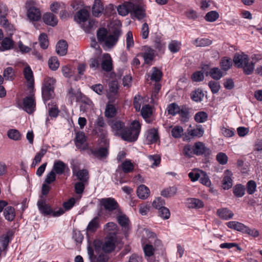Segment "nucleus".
<instances>
[{
  "label": "nucleus",
  "instance_id": "33",
  "mask_svg": "<svg viewBox=\"0 0 262 262\" xmlns=\"http://www.w3.org/2000/svg\"><path fill=\"white\" fill-rule=\"evenodd\" d=\"M13 41L9 37H5L3 41L0 42V50L4 51L9 50L13 48Z\"/></svg>",
  "mask_w": 262,
  "mask_h": 262
},
{
  "label": "nucleus",
  "instance_id": "3",
  "mask_svg": "<svg viewBox=\"0 0 262 262\" xmlns=\"http://www.w3.org/2000/svg\"><path fill=\"white\" fill-rule=\"evenodd\" d=\"M93 246L96 253H99L100 252L110 253L115 248V242L113 237L107 238L104 242L99 239L94 240Z\"/></svg>",
  "mask_w": 262,
  "mask_h": 262
},
{
  "label": "nucleus",
  "instance_id": "44",
  "mask_svg": "<svg viewBox=\"0 0 262 262\" xmlns=\"http://www.w3.org/2000/svg\"><path fill=\"white\" fill-rule=\"evenodd\" d=\"M38 40L40 46L42 49H46L48 48L49 46V41L47 35L46 33H42L40 34L39 36Z\"/></svg>",
  "mask_w": 262,
  "mask_h": 262
},
{
  "label": "nucleus",
  "instance_id": "38",
  "mask_svg": "<svg viewBox=\"0 0 262 262\" xmlns=\"http://www.w3.org/2000/svg\"><path fill=\"white\" fill-rule=\"evenodd\" d=\"M89 183L78 181L74 184V191L77 194H82L84 190L85 187Z\"/></svg>",
  "mask_w": 262,
  "mask_h": 262
},
{
  "label": "nucleus",
  "instance_id": "29",
  "mask_svg": "<svg viewBox=\"0 0 262 262\" xmlns=\"http://www.w3.org/2000/svg\"><path fill=\"white\" fill-rule=\"evenodd\" d=\"M217 214L220 218L226 220L232 218L234 215L231 211L226 208L219 209L217 210Z\"/></svg>",
  "mask_w": 262,
  "mask_h": 262
},
{
  "label": "nucleus",
  "instance_id": "61",
  "mask_svg": "<svg viewBox=\"0 0 262 262\" xmlns=\"http://www.w3.org/2000/svg\"><path fill=\"white\" fill-rule=\"evenodd\" d=\"M154 109V107L149 104L143 105L141 109V115H152Z\"/></svg>",
  "mask_w": 262,
  "mask_h": 262
},
{
  "label": "nucleus",
  "instance_id": "57",
  "mask_svg": "<svg viewBox=\"0 0 262 262\" xmlns=\"http://www.w3.org/2000/svg\"><path fill=\"white\" fill-rule=\"evenodd\" d=\"M204 130L200 128H196L193 129L188 130V134L191 137H201L203 136Z\"/></svg>",
  "mask_w": 262,
  "mask_h": 262
},
{
  "label": "nucleus",
  "instance_id": "1",
  "mask_svg": "<svg viewBox=\"0 0 262 262\" xmlns=\"http://www.w3.org/2000/svg\"><path fill=\"white\" fill-rule=\"evenodd\" d=\"M107 122L116 136L128 142H135L139 137L141 130V123L137 120L130 122L129 126L117 116H106Z\"/></svg>",
  "mask_w": 262,
  "mask_h": 262
},
{
  "label": "nucleus",
  "instance_id": "12",
  "mask_svg": "<svg viewBox=\"0 0 262 262\" xmlns=\"http://www.w3.org/2000/svg\"><path fill=\"white\" fill-rule=\"evenodd\" d=\"M143 50L144 52L140 53L138 55H140L143 58L144 63L151 64L155 57V51L148 46H144Z\"/></svg>",
  "mask_w": 262,
  "mask_h": 262
},
{
  "label": "nucleus",
  "instance_id": "42",
  "mask_svg": "<svg viewBox=\"0 0 262 262\" xmlns=\"http://www.w3.org/2000/svg\"><path fill=\"white\" fill-rule=\"evenodd\" d=\"M181 42L177 40H172L168 45L169 50L173 53L179 52L181 49Z\"/></svg>",
  "mask_w": 262,
  "mask_h": 262
},
{
  "label": "nucleus",
  "instance_id": "18",
  "mask_svg": "<svg viewBox=\"0 0 262 262\" xmlns=\"http://www.w3.org/2000/svg\"><path fill=\"white\" fill-rule=\"evenodd\" d=\"M131 13L138 19L143 18L146 15L145 6L134 4V8L131 9Z\"/></svg>",
  "mask_w": 262,
  "mask_h": 262
},
{
  "label": "nucleus",
  "instance_id": "46",
  "mask_svg": "<svg viewBox=\"0 0 262 262\" xmlns=\"http://www.w3.org/2000/svg\"><path fill=\"white\" fill-rule=\"evenodd\" d=\"M126 50L127 51H129L134 46L133 33L130 31H128L126 34Z\"/></svg>",
  "mask_w": 262,
  "mask_h": 262
},
{
  "label": "nucleus",
  "instance_id": "30",
  "mask_svg": "<svg viewBox=\"0 0 262 262\" xmlns=\"http://www.w3.org/2000/svg\"><path fill=\"white\" fill-rule=\"evenodd\" d=\"M4 215L7 221H13L15 216L14 208L11 206H7L4 210Z\"/></svg>",
  "mask_w": 262,
  "mask_h": 262
},
{
  "label": "nucleus",
  "instance_id": "25",
  "mask_svg": "<svg viewBox=\"0 0 262 262\" xmlns=\"http://www.w3.org/2000/svg\"><path fill=\"white\" fill-rule=\"evenodd\" d=\"M104 11V7L101 0H95L92 8V13L94 16L98 17Z\"/></svg>",
  "mask_w": 262,
  "mask_h": 262
},
{
  "label": "nucleus",
  "instance_id": "43",
  "mask_svg": "<svg viewBox=\"0 0 262 262\" xmlns=\"http://www.w3.org/2000/svg\"><path fill=\"white\" fill-rule=\"evenodd\" d=\"M152 70L153 71L150 76V79L156 82L160 81L162 77V72L156 67H154Z\"/></svg>",
  "mask_w": 262,
  "mask_h": 262
},
{
  "label": "nucleus",
  "instance_id": "16",
  "mask_svg": "<svg viewBox=\"0 0 262 262\" xmlns=\"http://www.w3.org/2000/svg\"><path fill=\"white\" fill-rule=\"evenodd\" d=\"M261 59L262 57L260 54H253L250 58L247 57V75H249L253 72L255 64Z\"/></svg>",
  "mask_w": 262,
  "mask_h": 262
},
{
  "label": "nucleus",
  "instance_id": "15",
  "mask_svg": "<svg viewBox=\"0 0 262 262\" xmlns=\"http://www.w3.org/2000/svg\"><path fill=\"white\" fill-rule=\"evenodd\" d=\"M101 67L105 72H109L113 70V60L110 54L104 53L102 55Z\"/></svg>",
  "mask_w": 262,
  "mask_h": 262
},
{
  "label": "nucleus",
  "instance_id": "28",
  "mask_svg": "<svg viewBox=\"0 0 262 262\" xmlns=\"http://www.w3.org/2000/svg\"><path fill=\"white\" fill-rule=\"evenodd\" d=\"M149 189L144 185H140L137 190V195L141 199H146L149 196Z\"/></svg>",
  "mask_w": 262,
  "mask_h": 262
},
{
  "label": "nucleus",
  "instance_id": "47",
  "mask_svg": "<svg viewBox=\"0 0 262 262\" xmlns=\"http://www.w3.org/2000/svg\"><path fill=\"white\" fill-rule=\"evenodd\" d=\"M171 136L174 138H179L183 134V129L180 126H175L171 130Z\"/></svg>",
  "mask_w": 262,
  "mask_h": 262
},
{
  "label": "nucleus",
  "instance_id": "56",
  "mask_svg": "<svg viewBox=\"0 0 262 262\" xmlns=\"http://www.w3.org/2000/svg\"><path fill=\"white\" fill-rule=\"evenodd\" d=\"M8 136L14 140H19L20 139V134L16 129H10L8 132Z\"/></svg>",
  "mask_w": 262,
  "mask_h": 262
},
{
  "label": "nucleus",
  "instance_id": "40",
  "mask_svg": "<svg viewBox=\"0 0 262 262\" xmlns=\"http://www.w3.org/2000/svg\"><path fill=\"white\" fill-rule=\"evenodd\" d=\"M177 191V188L175 186L169 187L161 191V194L164 197L168 198L175 195Z\"/></svg>",
  "mask_w": 262,
  "mask_h": 262
},
{
  "label": "nucleus",
  "instance_id": "32",
  "mask_svg": "<svg viewBox=\"0 0 262 262\" xmlns=\"http://www.w3.org/2000/svg\"><path fill=\"white\" fill-rule=\"evenodd\" d=\"M86 141V137L83 132H78L76 134L75 144L76 148H79L81 144H83Z\"/></svg>",
  "mask_w": 262,
  "mask_h": 262
},
{
  "label": "nucleus",
  "instance_id": "53",
  "mask_svg": "<svg viewBox=\"0 0 262 262\" xmlns=\"http://www.w3.org/2000/svg\"><path fill=\"white\" fill-rule=\"evenodd\" d=\"M118 224L123 227H126L129 222L128 218L124 214L117 216Z\"/></svg>",
  "mask_w": 262,
  "mask_h": 262
},
{
  "label": "nucleus",
  "instance_id": "63",
  "mask_svg": "<svg viewBox=\"0 0 262 262\" xmlns=\"http://www.w3.org/2000/svg\"><path fill=\"white\" fill-rule=\"evenodd\" d=\"M143 39H146L148 37L149 27L146 23H144L142 26L140 33Z\"/></svg>",
  "mask_w": 262,
  "mask_h": 262
},
{
  "label": "nucleus",
  "instance_id": "54",
  "mask_svg": "<svg viewBox=\"0 0 262 262\" xmlns=\"http://www.w3.org/2000/svg\"><path fill=\"white\" fill-rule=\"evenodd\" d=\"M158 210L159 216H160L162 219L164 220H167L169 218L170 213L169 210L167 208L164 206Z\"/></svg>",
  "mask_w": 262,
  "mask_h": 262
},
{
  "label": "nucleus",
  "instance_id": "52",
  "mask_svg": "<svg viewBox=\"0 0 262 262\" xmlns=\"http://www.w3.org/2000/svg\"><path fill=\"white\" fill-rule=\"evenodd\" d=\"M95 26V21L94 20L90 19L86 21L82 25L83 30L86 32H90Z\"/></svg>",
  "mask_w": 262,
  "mask_h": 262
},
{
  "label": "nucleus",
  "instance_id": "26",
  "mask_svg": "<svg viewBox=\"0 0 262 262\" xmlns=\"http://www.w3.org/2000/svg\"><path fill=\"white\" fill-rule=\"evenodd\" d=\"M68 43L66 40H61L59 41L56 45V52L60 55H66L68 51Z\"/></svg>",
  "mask_w": 262,
  "mask_h": 262
},
{
  "label": "nucleus",
  "instance_id": "39",
  "mask_svg": "<svg viewBox=\"0 0 262 262\" xmlns=\"http://www.w3.org/2000/svg\"><path fill=\"white\" fill-rule=\"evenodd\" d=\"M89 17V12L85 9L80 10L76 14V17L79 20V22L83 23L88 20Z\"/></svg>",
  "mask_w": 262,
  "mask_h": 262
},
{
  "label": "nucleus",
  "instance_id": "50",
  "mask_svg": "<svg viewBox=\"0 0 262 262\" xmlns=\"http://www.w3.org/2000/svg\"><path fill=\"white\" fill-rule=\"evenodd\" d=\"M48 64L49 66V68L53 71L56 70L59 66V62L58 61V60L56 57H51L49 61H48Z\"/></svg>",
  "mask_w": 262,
  "mask_h": 262
},
{
  "label": "nucleus",
  "instance_id": "23",
  "mask_svg": "<svg viewBox=\"0 0 262 262\" xmlns=\"http://www.w3.org/2000/svg\"><path fill=\"white\" fill-rule=\"evenodd\" d=\"M187 207L189 208L200 209L204 207V202L199 199L189 198L187 200Z\"/></svg>",
  "mask_w": 262,
  "mask_h": 262
},
{
  "label": "nucleus",
  "instance_id": "45",
  "mask_svg": "<svg viewBox=\"0 0 262 262\" xmlns=\"http://www.w3.org/2000/svg\"><path fill=\"white\" fill-rule=\"evenodd\" d=\"M3 76L6 80H13L15 77V74L13 68L11 67L6 68L4 71Z\"/></svg>",
  "mask_w": 262,
  "mask_h": 262
},
{
  "label": "nucleus",
  "instance_id": "9",
  "mask_svg": "<svg viewBox=\"0 0 262 262\" xmlns=\"http://www.w3.org/2000/svg\"><path fill=\"white\" fill-rule=\"evenodd\" d=\"M209 68L208 64L204 65L202 67V70L204 72H205L206 76H210L212 79L218 80L220 79L223 76L224 74L222 72L221 70L219 68H212L209 69V71L206 72Z\"/></svg>",
  "mask_w": 262,
  "mask_h": 262
},
{
  "label": "nucleus",
  "instance_id": "41",
  "mask_svg": "<svg viewBox=\"0 0 262 262\" xmlns=\"http://www.w3.org/2000/svg\"><path fill=\"white\" fill-rule=\"evenodd\" d=\"M219 17V14L216 11H211L205 15L204 18L208 22H214Z\"/></svg>",
  "mask_w": 262,
  "mask_h": 262
},
{
  "label": "nucleus",
  "instance_id": "35",
  "mask_svg": "<svg viewBox=\"0 0 262 262\" xmlns=\"http://www.w3.org/2000/svg\"><path fill=\"white\" fill-rule=\"evenodd\" d=\"M190 96L192 100L196 102H199L202 101L204 97V94L201 89H198L192 91Z\"/></svg>",
  "mask_w": 262,
  "mask_h": 262
},
{
  "label": "nucleus",
  "instance_id": "58",
  "mask_svg": "<svg viewBox=\"0 0 262 262\" xmlns=\"http://www.w3.org/2000/svg\"><path fill=\"white\" fill-rule=\"evenodd\" d=\"M204 78V73L201 71H196L191 75L192 81L195 82L202 81Z\"/></svg>",
  "mask_w": 262,
  "mask_h": 262
},
{
  "label": "nucleus",
  "instance_id": "24",
  "mask_svg": "<svg viewBox=\"0 0 262 262\" xmlns=\"http://www.w3.org/2000/svg\"><path fill=\"white\" fill-rule=\"evenodd\" d=\"M42 19L46 24L52 26L56 25L58 23L57 17L53 14L50 12L44 14Z\"/></svg>",
  "mask_w": 262,
  "mask_h": 262
},
{
  "label": "nucleus",
  "instance_id": "37",
  "mask_svg": "<svg viewBox=\"0 0 262 262\" xmlns=\"http://www.w3.org/2000/svg\"><path fill=\"white\" fill-rule=\"evenodd\" d=\"M226 225L229 228L239 231H242L245 228L244 224L236 221L228 222L226 223Z\"/></svg>",
  "mask_w": 262,
  "mask_h": 262
},
{
  "label": "nucleus",
  "instance_id": "2",
  "mask_svg": "<svg viewBox=\"0 0 262 262\" xmlns=\"http://www.w3.org/2000/svg\"><path fill=\"white\" fill-rule=\"evenodd\" d=\"M121 34L119 29H116L112 33H108L106 28H101L97 31V37L99 42H103L106 47L112 48L116 45Z\"/></svg>",
  "mask_w": 262,
  "mask_h": 262
},
{
  "label": "nucleus",
  "instance_id": "21",
  "mask_svg": "<svg viewBox=\"0 0 262 262\" xmlns=\"http://www.w3.org/2000/svg\"><path fill=\"white\" fill-rule=\"evenodd\" d=\"M134 8V3L130 2H125L122 5H119L117 8L119 14L125 16L128 13H131V9Z\"/></svg>",
  "mask_w": 262,
  "mask_h": 262
},
{
  "label": "nucleus",
  "instance_id": "27",
  "mask_svg": "<svg viewBox=\"0 0 262 262\" xmlns=\"http://www.w3.org/2000/svg\"><path fill=\"white\" fill-rule=\"evenodd\" d=\"M47 108L48 110L49 115H58L59 113H61V114H63V113H67L65 106H63L64 112L62 113L58 110L56 104L53 102L48 103Z\"/></svg>",
  "mask_w": 262,
  "mask_h": 262
},
{
  "label": "nucleus",
  "instance_id": "51",
  "mask_svg": "<svg viewBox=\"0 0 262 262\" xmlns=\"http://www.w3.org/2000/svg\"><path fill=\"white\" fill-rule=\"evenodd\" d=\"M233 193L237 197H241L245 194L244 186L241 184H237L233 188Z\"/></svg>",
  "mask_w": 262,
  "mask_h": 262
},
{
  "label": "nucleus",
  "instance_id": "5",
  "mask_svg": "<svg viewBox=\"0 0 262 262\" xmlns=\"http://www.w3.org/2000/svg\"><path fill=\"white\" fill-rule=\"evenodd\" d=\"M37 206L40 213L43 215H51L53 217L60 216L64 213V210L59 208L57 211H54L51 206L47 204L46 200L40 199L37 202Z\"/></svg>",
  "mask_w": 262,
  "mask_h": 262
},
{
  "label": "nucleus",
  "instance_id": "36",
  "mask_svg": "<svg viewBox=\"0 0 262 262\" xmlns=\"http://www.w3.org/2000/svg\"><path fill=\"white\" fill-rule=\"evenodd\" d=\"M122 170L124 173H129L133 171L134 169V164L130 160L126 159L121 165Z\"/></svg>",
  "mask_w": 262,
  "mask_h": 262
},
{
  "label": "nucleus",
  "instance_id": "8",
  "mask_svg": "<svg viewBox=\"0 0 262 262\" xmlns=\"http://www.w3.org/2000/svg\"><path fill=\"white\" fill-rule=\"evenodd\" d=\"M100 204L105 210L110 212L117 209L119 207L116 200L113 198H102L100 200Z\"/></svg>",
  "mask_w": 262,
  "mask_h": 262
},
{
  "label": "nucleus",
  "instance_id": "48",
  "mask_svg": "<svg viewBox=\"0 0 262 262\" xmlns=\"http://www.w3.org/2000/svg\"><path fill=\"white\" fill-rule=\"evenodd\" d=\"M143 249L145 255L148 257L152 256L154 254L155 251V249L154 248L153 246L149 244L145 245L143 247Z\"/></svg>",
  "mask_w": 262,
  "mask_h": 262
},
{
  "label": "nucleus",
  "instance_id": "20",
  "mask_svg": "<svg viewBox=\"0 0 262 262\" xmlns=\"http://www.w3.org/2000/svg\"><path fill=\"white\" fill-rule=\"evenodd\" d=\"M66 170L69 171L68 166L61 161H56L54 163L52 171L56 174L61 175L64 173Z\"/></svg>",
  "mask_w": 262,
  "mask_h": 262
},
{
  "label": "nucleus",
  "instance_id": "49",
  "mask_svg": "<svg viewBox=\"0 0 262 262\" xmlns=\"http://www.w3.org/2000/svg\"><path fill=\"white\" fill-rule=\"evenodd\" d=\"M212 41L207 38H198L194 41V44L197 47H205L211 45Z\"/></svg>",
  "mask_w": 262,
  "mask_h": 262
},
{
  "label": "nucleus",
  "instance_id": "31",
  "mask_svg": "<svg viewBox=\"0 0 262 262\" xmlns=\"http://www.w3.org/2000/svg\"><path fill=\"white\" fill-rule=\"evenodd\" d=\"M99 226V217L96 216L89 222L86 230L88 232L94 233L98 229Z\"/></svg>",
  "mask_w": 262,
  "mask_h": 262
},
{
  "label": "nucleus",
  "instance_id": "62",
  "mask_svg": "<svg viewBox=\"0 0 262 262\" xmlns=\"http://www.w3.org/2000/svg\"><path fill=\"white\" fill-rule=\"evenodd\" d=\"M101 58L99 57L91 58L90 60V67L92 69H97L100 67V62Z\"/></svg>",
  "mask_w": 262,
  "mask_h": 262
},
{
  "label": "nucleus",
  "instance_id": "60",
  "mask_svg": "<svg viewBox=\"0 0 262 262\" xmlns=\"http://www.w3.org/2000/svg\"><path fill=\"white\" fill-rule=\"evenodd\" d=\"M256 188V184L255 181L250 180L247 183V192L249 194H253L255 191Z\"/></svg>",
  "mask_w": 262,
  "mask_h": 262
},
{
  "label": "nucleus",
  "instance_id": "34",
  "mask_svg": "<svg viewBox=\"0 0 262 262\" xmlns=\"http://www.w3.org/2000/svg\"><path fill=\"white\" fill-rule=\"evenodd\" d=\"M232 66V60L227 57H223L220 61V66L222 69L225 71H227Z\"/></svg>",
  "mask_w": 262,
  "mask_h": 262
},
{
  "label": "nucleus",
  "instance_id": "4",
  "mask_svg": "<svg viewBox=\"0 0 262 262\" xmlns=\"http://www.w3.org/2000/svg\"><path fill=\"white\" fill-rule=\"evenodd\" d=\"M56 80L53 78L47 77L42 82L41 91L42 96L45 101H48L54 96V85Z\"/></svg>",
  "mask_w": 262,
  "mask_h": 262
},
{
  "label": "nucleus",
  "instance_id": "64",
  "mask_svg": "<svg viewBox=\"0 0 262 262\" xmlns=\"http://www.w3.org/2000/svg\"><path fill=\"white\" fill-rule=\"evenodd\" d=\"M164 200L160 197L156 198L152 202V206L157 209L164 207Z\"/></svg>",
  "mask_w": 262,
  "mask_h": 262
},
{
  "label": "nucleus",
  "instance_id": "11",
  "mask_svg": "<svg viewBox=\"0 0 262 262\" xmlns=\"http://www.w3.org/2000/svg\"><path fill=\"white\" fill-rule=\"evenodd\" d=\"M72 172L74 176L76 177L78 181L89 183V173L86 169L77 170L75 167L72 168Z\"/></svg>",
  "mask_w": 262,
  "mask_h": 262
},
{
  "label": "nucleus",
  "instance_id": "17",
  "mask_svg": "<svg viewBox=\"0 0 262 262\" xmlns=\"http://www.w3.org/2000/svg\"><path fill=\"white\" fill-rule=\"evenodd\" d=\"M108 148L107 147H99L98 148L90 149V152L95 157L98 159L106 158L108 155Z\"/></svg>",
  "mask_w": 262,
  "mask_h": 262
},
{
  "label": "nucleus",
  "instance_id": "55",
  "mask_svg": "<svg viewBox=\"0 0 262 262\" xmlns=\"http://www.w3.org/2000/svg\"><path fill=\"white\" fill-rule=\"evenodd\" d=\"M208 86L213 94L217 93L220 89V85L217 81L211 80L209 82Z\"/></svg>",
  "mask_w": 262,
  "mask_h": 262
},
{
  "label": "nucleus",
  "instance_id": "6",
  "mask_svg": "<svg viewBox=\"0 0 262 262\" xmlns=\"http://www.w3.org/2000/svg\"><path fill=\"white\" fill-rule=\"evenodd\" d=\"M26 5L29 19L32 21L38 20L41 18V13L39 9L35 6V2L33 1H27Z\"/></svg>",
  "mask_w": 262,
  "mask_h": 262
},
{
  "label": "nucleus",
  "instance_id": "10",
  "mask_svg": "<svg viewBox=\"0 0 262 262\" xmlns=\"http://www.w3.org/2000/svg\"><path fill=\"white\" fill-rule=\"evenodd\" d=\"M211 150L202 142H196L193 145V154L196 156H209Z\"/></svg>",
  "mask_w": 262,
  "mask_h": 262
},
{
  "label": "nucleus",
  "instance_id": "22",
  "mask_svg": "<svg viewBox=\"0 0 262 262\" xmlns=\"http://www.w3.org/2000/svg\"><path fill=\"white\" fill-rule=\"evenodd\" d=\"M232 173L231 171L229 170H225L222 181V187L223 189L228 190L232 186Z\"/></svg>",
  "mask_w": 262,
  "mask_h": 262
},
{
  "label": "nucleus",
  "instance_id": "19",
  "mask_svg": "<svg viewBox=\"0 0 262 262\" xmlns=\"http://www.w3.org/2000/svg\"><path fill=\"white\" fill-rule=\"evenodd\" d=\"M23 74L27 81L28 87L31 89L33 88L34 84L33 73L31 68L29 66H26L24 69Z\"/></svg>",
  "mask_w": 262,
  "mask_h": 262
},
{
  "label": "nucleus",
  "instance_id": "13",
  "mask_svg": "<svg viewBox=\"0 0 262 262\" xmlns=\"http://www.w3.org/2000/svg\"><path fill=\"white\" fill-rule=\"evenodd\" d=\"M146 141L148 144L156 143L160 141L158 129L152 128L148 129L146 134Z\"/></svg>",
  "mask_w": 262,
  "mask_h": 262
},
{
  "label": "nucleus",
  "instance_id": "59",
  "mask_svg": "<svg viewBox=\"0 0 262 262\" xmlns=\"http://www.w3.org/2000/svg\"><path fill=\"white\" fill-rule=\"evenodd\" d=\"M216 160L217 162L222 165H225L227 163L228 161V157L223 152H219L216 155Z\"/></svg>",
  "mask_w": 262,
  "mask_h": 262
},
{
  "label": "nucleus",
  "instance_id": "7",
  "mask_svg": "<svg viewBox=\"0 0 262 262\" xmlns=\"http://www.w3.org/2000/svg\"><path fill=\"white\" fill-rule=\"evenodd\" d=\"M169 115H188L191 113L192 109L185 105L179 106L176 103L170 104L167 107Z\"/></svg>",
  "mask_w": 262,
  "mask_h": 262
},
{
  "label": "nucleus",
  "instance_id": "14",
  "mask_svg": "<svg viewBox=\"0 0 262 262\" xmlns=\"http://www.w3.org/2000/svg\"><path fill=\"white\" fill-rule=\"evenodd\" d=\"M24 109L28 114L34 112L36 107L35 100L34 96L27 97L23 101Z\"/></svg>",
  "mask_w": 262,
  "mask_h": 262
}]
</instances>
